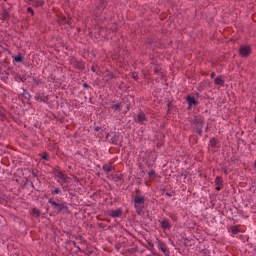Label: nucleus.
Returning <instances> with one entry per match:
<instances>
[{
    "mask_svg": "<svg viewBox=\"0 0 256 256\" xmlns=\"http://www.w3.org/2000/svg\"><path fill=\"white\" fill-rule=\"evenodd\" d=\"M254 167H256V161L254 162Z\"/></svg>",
    "mask_w": 256,
    "mask_h": 256,
    "instance_id": "obj_39",
    "label": "nucleus"
},
{
    "mask_svg": "<svg viewBox=\"0 0 256 256\" xmlns=\"http://www.w3.org/2000/svg\"><path fill=\"white\" fill-rule=\"evenodd\" d=\"M108 215L110 217H113L114 219L117 218V217H121L123 215V210L121 208H118L116 210H110L108 212Z\"/></svg>",
    "mask_w": 256,
    "mask_h": 256,
    "instance_id": "obj_6",
    "label": "nucleus"
},
{
    "mask_svg": "<svg viewBox=\"0 0 256 256\" xmlns=\"http://www.w3.org/2000/svg\"><path fill=\"white\" fill-rule=\"evenodd\" d=\"M136 121H137L138 123H143L144 121H147V118H146V116H145V113L140 112V113L137 115Z\"/></svg>",
    "mask_w": 256,
    "mask_h": 256,
    "instance_id": "obj_10",
    "label": "nucleus"
},
{
    "mask_svg": "<svg viewBox=\"0 0 256 256\" xmlns=\"http://www.w3.org/2000/svg\"><path fill=\"white\" fill-rule=\"evenodd\" d=\"M95 131H99V128H95Z\"/></svg>",
    "mask_w": 256,
    "mask_h": 256,
    "instance_id": "obj_37",
    "label": "nucleus"
},
{
    "mask_svg": "<svg viewBox=\"0 0 256 256\" xmlns=\"http://www.w3.org/2000/svg\"><path fill=\"white\" fill-rule=\"evenodd\" d=\"M5 4H2V9H4L5 11H9L11 10V7H13V5H11V3L7 2V0H4Z\"/></svg>",
    "mask_w": 256,
    "mask_h": 256,
    "instance_id": "obj_13",
    "label": "nucleus"
},
{
    "mask_svg": "<svg viewBox=\"0 0 256 256\" xmlns=\"http://www.w3.org/2000/svg\"><path fill=\"white\" fill-rule=\"evenodd\" d=\"M74 67H76V69H79L80 71H83V69H85V64H83V62L76 60L74 62Z\"/></svg>",
    "mask_w": 256,
    "mask_h": 256,
    "instance_id": "obj_11",
    "label": "nucleus"
},
{
    "mask_svg": "<svg viewBox=\"0 0 256 256\" xmlns=\"http://www.w3.org/2000/svg\"><path fill=\"white\" fill-rule=\"evenodd\" d=\"M133 79L137 81V79H139V76L136 73H133Z\"/></svg>",
    "mask_w": 256,
    "mask_h": 256,
    "instance_id": "obj_31",
    "label": "nucleus"
},
{
    "mask_svg": "<svg viewBox=\"0 0 256 256\" xmlns=\"http://www.w3.org/2000/svg\"><path fill=\"white\" fill-rule=\"evenodd\" d=\"M35 99H36V101H40L42 103H47V101H49V98L47 96H45L44 93L36 94Z\"/></svg>",
    "mask_w": 256,
    "mask_h": 256,
    "instance_id": "obj_8",
    "label": "nucleus"
},
{
    "mask_svg": "<svg viewBox=\"0 0 256 256\" xmlns=\"http://www.w3.org/2000/svg\"><path fill=\"white\" fill-rule=\"evenodd\" d=\"M114 181H121V176H113Z\"/></svg>",
    "mask_w": 256,
    "mask_h": 256,
    "instance_id": "obj_28",
    "label": "nucleus"
},
{
    "mask_svg": "<svg viewBox=\"0 0 256 256\" xmlns=\"http://www.w3.org/2000/svg\"><path fill=\"white\" fill-rule=\"evenodd\" d=\"M239 53L241 57H249V55H251V48L249 46H241Z\"/></svg>",
    "mask_w": 256,
    "mask_h": 256,
    "instance_id": "obj_3",
    "label": "nucleus"
},
{
    "mask_svg": "<svg viewBox=\"0 0 256 256\" xmlns=\"http://www.w3.org/2000/svg\"><path fill=\"white\" fill-rule=\"evenodd\" d=\"M41 157H42V159H44L45 161H49V154L43 153V154L41 155Z\"/></svg>",
    "mask_w": 256,
    "mask_h": 256,
    "instance_id": "obj_24",
    "label": "nucleus"
},
{
    "mask_svg": "<svg viewBox=\"0 0 256 256\" xmlns=\"http://www.w3.org/2000/svg\"><path fill=\"white\" fill-rule=\"evenodd\" d=\"M1 71H2V68H1V66H0V73H1Z\"/></svg>",
    "mask_w": 256,
    "mask_h": 256,
    "instance_id": "obj_40",
    "label": "nucleus"
},
{
    "mask_svg": "<svg viewBox=\"0 0 256 256\" xmlns=\"http://www.w3.org/2000/svg\"><path fill=\"white\" fill-rule=\"evenodd\" d=\"M219 143V141L215 138H212L210 140V147H217V144Z\"/></svg>",
    "mask_w": 256,
    "mask_h": 256,
    "instance_id": "obj_18",
    "label": "nucleus"
},
{
    "mask_svg": "<svg viewBox=\"0 0 256 256\" xmlns=\"http://www.w3.org/2000/svg\"><path fill=\"white\" fill-rule=\"evenodd\" d=\"M64 183H69V181H71V179H66V180H63Z\"/></svg>",
    "mask_w": 256,
    "mask_h": 256,
    "instance_id": "obj_35",
    "label": "nucleus"
},
{
    "mask_svg": "<svg viewBox=\"0 0 256 256\" xmlns=\"http://www.w3.org/2000/svg\"><path fill=\"white\" fill-rule=\"evenodd\" d=\"M206 131H209V127L206 128Z\"/></svg>",
    "mask_w": 256,
    "mask_h": 256,
    "instance_id": "obj_38",
    "label": "nucleus"
},
{
    "mask_svg": "<svg viewBox=\"0 0 256 256\" xmlns=\"http://www.w3.org/2000/svg\"><path fill=\"white\" fill-rule=\"evenodd\" d=\"M142 212H143V210H141V208H139V207L136 208V213H138L139 215H141Z\"/></svg>",
    "mask_w": 256,
    "mask_h": 256,
    "instance_id": "obj_30",
    "label": "nucleus"
},
{
    "mask_svg": "<svg viewBox=\"0 0 256 256\" xmlns=\"http://www.w3.org/2000/svg\"><path fill=\"white\" fill-rule=\"evenodd\" d=\"M158 249H161V251H162V253H164V255L169 256V248L161 240H158Z\"/></svg>",
    "mask_w": 256,
    "mask_h": 256,
    "instance_id": "obj_5",
    "label": "nucleus"
},
{
    "mask_svg": "<svg viewBox=\"0 0 256 256\" xmlns=\"http://www.w3.org/2000/svg\"><path fill=\"white\" fill-rule=\"evenodd\" d=\"M119 139V134H114V136L111 138V143H113V145H117L119 143Z\"/></svg>",
    "mask_w": 256,
    "mask_h": 256,
    "instance_id": "obj_14",
    "label": "nucleus"
},
{
    "mask_svg": "<svg viewBox=\"0 0 256 256\" xmlns=\"http://www.w3.org/2000/svg\"><path fill=\"white\" fill-rule=\"evenodd\" d=\"M91 70L93 71V73H95V71H96L95 66H92Z\"/></svg>",
    "mask_w": 256,
    "mask_h": 256,
    "instance_id": "obj_34",
    "label": "nucleus"
},
{
    "mask_svg": "<svg viewBox=\"0 0 256 256\" xmlns=\"http://www.w3.org/2000/svg\"><path fill=\"white\" fill-rule=\"evenodd\" d=\"M112 109H115V111H118V109H121V104H114L112 105Z\"/></svg>",
    "mask_w": 256,
    "mask_h": 256,
    "instance_id": "obj_23",
    "label": "nucleus"
},
{
    "mask_svg": "<svg viewBox=\"0 0 256 256\" xmlns=\"http://www.w3.org/2000/svg\"><path fill=\"white\" fill-rule=\"evenodd\" d=\"M215 85H225V81H223V78L221 76H218L215 78Z\"/></svg>",
    "mask_w": 256,
    "mask_h": 256,
    "instance_id": "obj_16",
    "label": "nucleus"
},
{
    "mask_svg": "<svg viewBox=\"0 0 256 256\" xmlns=\"http://www.w3.org/2000/svg\"><path fill=\"white\" fill-rule=\"evenodd\" d=\"M192 125H193V129H194L195 133H198V135L202 136L203 135V125H204L203 120L195 118L192 121Z\"/></svg>",
    "mask_w": 256,
    "mask_h": 256,
    "instance_id": "obj_2",
    "label": "nucleus"
},
{
    "mask_svg": "<svg viewBox=\"0 0 256 256\" xmlns=\"http://www.w3.org/2000/svg\"><path fill=\"white\" fill-rule=\"evenodd\" d=\"M83 87H84L85 89H89L91 86H89L87 83H84Z\"/></svg>",
    "mask_w": 256,
    "mask_h": 256,
    "instance_id": "obj_32",
    "label": "nucleus"
},
{
    "mask_svg": "<svg viewBox=\"0 0 256 256\" xmlns=\"http://www.w3.org/2000/svg\"><path fill=\"white\" fill-rule=\"evenodd\" d=\"M59 193H61V189L59 188H55L54 191H52V195L53 194L59 195Z\"/></svg>",
    "mask_w": 256,
    "mask_h": 256,
    "instance_id": "obj_25",
    "label": "nucleus"
},
{
    "mask_svg": "<svg viewBox=\"0 0 256 256\" xmlns=\"http://www.w3.org/2000/svg\"><path fill=\"white\" fill-rule=\"evenodd\" d=\"M231 233H233V235H239V228H237V226L232 227Z\"/></svg>",
    "mask_w": 256,
    "mask_h": 256,
    "instance_id": "obj_22",
    "label": "nucleus"
},
{
    "mask_svg": "<svg viewBox=\"0 0 256 256\" xmlns=\"http://www.w3.org/2000/svg\"><path fill=\"white\" fill-rule=\"evenodd\" d=\"M161 227L162 229H170L171 225L169 224V220L164 219L163 221H161Z\"/></svg>",
    "mask_w": 256,
    "mask_h": 256,
    "instance_id": "obj_12",
    "label": "nucleus"
},
{
    "mask_svg": "<svg viewBox=\"0 0 256 256\" xmlns=\"http://www.w3.org/2000/svg\"><path fill=\"white\" fill-rule=\"evenodd\" d=\"M166 195H168V197H171V194H169V193H166Z\"/></svg>",
    "mask_w": 256,
    "mask_h": 256,
    "instance_id": "obj_36",
    "label": "nucleus"
},
{
    "mask_svg": "<svg viewBox=\"0 0 256 256\" xmlns=\"http://www.w3.org/2000/svg\"><path fill=\"white\" fill-rule=\"evenodd\" d=\"M43 1H36V7H42Z\"/></svg>",
    "mask_w": 256,
    "mask_h": 256,
    "instance_id": "obj_27",
    "label": "nucleus"
},
{
    "mask_svg": "<svg viewBox=\"0 0 256 256\" xmlns=\"http://www.w3.org/2000/svg\"><path fill=\"white\" fill-rule=\"evenodd\" d=\"M150 247H153V245H152V244H150Z\"/></svg>",
    "mask_w": 256,
    "mask_h": 256,
    "instance_id": "obj_41",
    "label": "nucleus"
},
{
    "mask_svg": "<svg viewBox=\"0 0 256 256\" xmlns=\"http://www.w3.org/2000/svg\"><path fill=\"white\" fill-rule=\"evenodd\" d=\"M58 177H60V179H61L62 181H67V179H71V178L65 176L63 172H59V173H58Z\"/></svg>",
    "mask_w": 256,
    "mask_h": 256,
    "instance_id": "obj_19",
    "label": "nucleus"
},
{
    "mask_svg": "<svg viewBox=\"0 0 256 256\" xmlns=\"http://www.w3.org/2000/svg\"><path fill=\"white\" fill-rule=\"evenodd\" d=\"M186 99H187L188 104H189L188 110H191V107H193V105H194L195 107H197V105H199V101H197V100L195 99V97H193V96H187Z\"/></svg>",
    "mask_w": 256,
    "mask_h": 256,
    "instance_id": "obj_7",
    "label": "nucleus"
},
{
    "mask_svg": "<svg viewBox=\"0 0 256 256\" xmlns=\"http://www.w3.org/2000/svg\"><path fill=\"white\" fill-rule=\"evenodd\" d=\"M27 13H30L31 15H35V11H33V8L31 7L27 8Z\"/></svg>",
    "mask_w": 256,
    "mask_h": 256,
    "instance_id": "obj_26",
    "label": "nucleus"
},
{
    "mask_svg": "<svg viewBox=\"0 0 256 256\" xmlns=\"http://www.w3.org/2000/svg\"><path fill=\"white\" fill-rule=\"evenodd\" d=\"M210 77H211V79H215V72H212V73L210 74Z\"/></svg>",
    "mask_w": 256,
    "mask_h": 256,
    "instance_id": "obj_33",
    "label": "nucleus"
},
{
    "mask_svg": "<svg viewBox=\"0 0 256 256\" xmlns=\"http://www.w3.org/2000/svg\"><path fill=\"white\" fill-rule=\"evenodd\" d=\"M48 203L52 205L55 212L59 215V213H63V211H69V206H67V202L58 203L53 198H49Z\"/></svg>",
    "mask_w": 256,
    "mask_h": 256,
    "instance_id": "obj_1",
    "label": "nucleus"
},
{
    "mask_svg": "<svg viewBox=\"0 0 256 256\" xmlns=\"http://www.w3.org/2000/svg\"><path fill=\"white\" fill-rule=\"evenodd\" d=\"M103 170L106 172V173H111V171H113V167H111V165L109 164H105L103 166Z\"/></svg>",
    "mask_w": 256,
    "mask_h": 256,
    "instance_id": "obj_17",
    "label": "nucleus"
},
{
    "mask_svg": "<svg viewBox=\"0 0 256 256\" xmlns=\"http://www.w3.org/2000/svg\"><path fill=\"white\" fill-rule=\"evenodd\" d=\"M149 177H155V171L154 170H151L149 172Z\"/></svg>",
    "mask_w": 256,
    "mask_h": 256,
    "instance_id": "obj_29",
    "label": "nucleus"
},
{
    "mask_svg": "<svg viewBox=\"0 0 256 256\" xmlns=\"http://www.w3.org/2000/svg\"><path fill=\"white\" fill-rule=\"evenodd\" d=\"M134 203H135V208L136 209H137V207H141V205H145V197L136 195L134 197Z\"/></svg>",
    "mask_w": 256,
    "mask_h": 256,
    "instance_id": "obj_4",
    "label": "nucleus"
},
{
    "mask_svg": "<svg viewBox=\"0 0 256 256\" xmlns=\"http://www.w3.org/2000/svg\"><path fill=\"white\" fill-rule=\"evenodd\" d=\"M32 215H35V217H41V211H39V209L34 208L32 210Z\"/></svg>",
    "mask_w": 256,
    "mask_h": 256,
    "instance_id": "obj_20",
    "label": "nucleus"
},
{
    "mask_svg": "<svg viewBox=\"0 0 256 256\" xmlns=\"http://www.w3.org/2000/svg\"><path fill=\"white\" fill-rule=\"evenodd\" d=\"M14 61H16V63H22V61H23V56H21V55L15 56Z\"/></svg>",
    "mask_w": 256,
    "mask_h": 256,
    "instance_id": "obj_21",
    "label": "nucleus"
},
{
    "mask_svg": "<svg viewBox=\"0 0 256 256\" xmlns=\"http://www.w3.org/2000/svg\"><path fill=\"white\" fill-rule=\"evenodd\" d=\"M2 21H7L9 19V10H4L2 11Z\"/></svg>",
    "mask_w": 256,
    "mask_h": 256,
    "instance_id": "obj_15",
    "label": "nucleus"
},
{
    "mask_svg": "<svg viewBox=\"0 0 256 256\" xmlns=\"http://www.w3.org/2000/svg\"><path fill=\"white\" fill-rule=\"evenodd\" d=\"M215 183H216V191H221V186L223 185V178L219 176L216 177Z\"/></svg>",
    "mask_w": 256,
    "mask_h": 256,
    "instance_id": "obj_9",
    "label": "nucleus"
}]
</instances>
